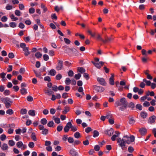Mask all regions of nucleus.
Here are the masks:
<instances>
[{
  "label": "nucleus",
  "instance_id": "nucleus-1",
  "mask_svg": "<svg viewBox=\"0 0 156 156\" xmlns=\"http://www.w3.org/2000/svg\"><path fill=\"white\" fill-rule=\"evenodd\" d=\"M20 46L23 49V51L24 52V54L25 56H27L30 54L28 48L26 46V44L24 43H21L20 44Z\"/></svg>",
  "mask_w": 156,
  "mask_h": 156
},
{
  "label": "nucleus",
  "instance_id": "nucleus-2",
  "mask_svg": "<svg viewBox=\"0 0 156 156\" xmlns=\"http://www.w3.org/2000/svg\"><path fill=\"white\" fill-rule=\"evenodd\" d=\"M115 106L116 107H118L119 106H121V105H127V102L125 98H121L120 101H117L115 103Z\"/></svg>",
  "mask_w": 156,
  "mask_h": 156
},
{
  "label": "nucleus",
  "instance_id": "nucleus-3",
  "mask_svg": "<svg viewBox=\"0 0 156 156\" xmlns=\"http://www.w3.org/2000/svg\"><path fill=\"white\" fill-rule=\"evenodd\" d=\"M117 143H119V146L122 147V150L124 149V147L125 146L126 142L123 138V139H121L120 138H119L117 139Z\"/></svg>",
  "mask_w": 156,
  "mask_h": 156
},
{
  "label": "nucleus",
  "instance_id": "nucleus-4",
  "mask_svg": "<svg viewBox=\"0 0 156 156\" xmlns=\"http://www.w3.org/2000/svg\"><path fill=\"white\" fill-rule=\"evenodd\" d=\"M17 147L19 148H21L22 150H24L27 148V146L26 144H23L22 141H19L16 143Z\"/></svg>",
  "mask_w": 156,
  "mask_h": 156
},
{
  "label": "nucleus",
  "instance_id": "nucleus-5",
  "mask_svg": "<svg viewBox=\"0 0 156 156\" xmlns=\"http://www.w3.org/2000/svg\"><path fill=\"white\" fill-rule=\"evenodd\" d=\"M39 129L42 131V133L43 135H46L48 133V130L46 128H44V126L40 125L38 126Z\"/></svg>",
  "mask_w": 156,
  "mask_h": 156
},
{
  "label": "nucleus",
  "instance_id": "nucleus-6",
  "mask_svg": "<svg viewBox=\"0 0 156 156\" xmlns=\"http://www.w3.org/2000/svg\"><path fill=\"white\" fill-rule=\"evenodd\" d=\"M93 89L98 92H103L105 90L104 88L101 87L94 85L93 86Z\"/></svg>",
  "mask_w": 156,
  "mask_h": 156
},
{
  "label": "nucleus",
  "instance_id": "nucleus-7",
  "mask_svg": "<svg viewBox=\"0 0 156 156\" xmlns=\"http://www.w3.org/2000/svg\"><path fill=\"white\" fill-rule=\"evenodd\" d=\"M92 62L94 66L98 69H100L104 64V62L102 61L98 62H94L92 61Z\"/></svg>",
  "mask_w": 156,
  "mask_h": 156
},
{
  "label": "nucleus",
  "instance_id": "nucleus-8",
  "mask_svg": "<svg viewBox=\"0 0 156 156\" xmlns=\"http://www.w3.org/2000/svg\"><path fill=\"white\" fill-rule=\"evenodd\" d=\"M156 119V116L154 115H153L150 117L148 119V123L151 124L154 123Z\"/></svg>",
  "mask_w": 156,
  "mask_h": 156
},
{
  "label": "nucleus",
  "instance_id": "nucleus-9",
  "mask_svg": "<svg viewBox=\"0 0 156 156\" xmlns=\"http://www.w3.org/2000/svg\"><path fill=\"white\" fill-rule=\"evenodd\" d=\"M114 130L111 128L109 129H107L105 131V133L109 136H111L113 134Z\"/></svg>",
  "mask_w": 156,
  "mask_h": 156
},
{
  "label": "nucleus",
  "instance_id": "nucleus-10",
  "mask_svg": "<svg viewBox=\"0 0 156 156\" xmlns=\"http://www.w3.org/2000/svg\"><path fill=\"white\" fill-rule=\"evenodd\" d=\"M1 100L4 104L8 102H12L10 99L8 97L2 98H1Z\"/></svg>",
  "mask_w": 156,
  "mask_h": 156
},
{
  "label": "nucleus",
  "instance_id": "nucleus-11",
  "mask_svg": "<svg viewBox=\"0 0 156 156\" xmlns=\"http://www.w3.org/2000/svg\"><path fill=\"white\" fill-rule=\"evenodd\" d=\"M71 123L70 122H68L67 124H66V126L64 128V131L66 133L68 132L69 130V129L70 128V127H71Z\"/></svg>",
  "mask_w": 156,
  "mask_h": 156
},
{
  "label": "nucleus",
  "instance_id": "nucleus-12",
  "mask_svg": "<svg viewBox=\"0 0 156 156\" xmlns=\"http://www.w3.org/2000/svg\"><path fill=\"white\" fill-rule=\"evenodd\" d=\"M63 67V61L58 60V66L56 67V69L58 70H61Z\"/></svg>",
  "mask_w": 156,
  "mask_h": 156
},
{
  "label": "nucleus",
  "instance_id": "nucleus-13",
  "mask_svg": "<svg viewBox=\"0 0 156 156\" xmlns=\"http://www.w3.org/2000/svg\"><path fill=\"white\" fill-rule=\"evenodd\" d=\"M98 81L99 83L101 85H105L106 83L105 82V80L104 78H97Z\"/></svg>",
  "mask_w": 156,
  "mask_h": 156
},
{
  "label": "nucleus",
  "instance_id": "nucleus-14",
  "mask_svg": "<svg viewBox=\"0 0 156 156\" xmlns=\"http://www.w3.org/2000/svg\"><path fill=\"white\" fill-rule=\"evenodd\" d=\"M147 131L146 129L144 128H142L139 130V132L142 135H144L146 133Z\"/></svg>",
  "mask_w": 156,
  "mask_h": 156
},
{
  "label": "nucleus",
  "instance_id": "nucleus-15",
  "mask_svg": "<svg viewBox=\"0 0 156 156\" xmlns=\"http://www.w3.org/2000/svg\"><path fill=\"white\" fill-rule=\"evenodd\" d=\"M115 134L114 135L111 137V139L112 141H114L116 139V138L119 136V135L120 133L117 131H116L115 132Z\"/></svg>",
  "mask_w": 156,
  "mask_h": 156
},
{
  "label": "nucleus",
  "instance_id": "nucleus-16",
  "mask_svg": "<svg viewBox=\"0 0 156 156\" xmlns=\"http://www.w3.org/2000/svg\"><path fill=\"white\" fill-rule=\"evenodd\" d=\"M135 120L134 117L132 116L129 119V123L132 125H133L135 122Z\"/></svg>",
  "mask_w": 156,
  "mask_h": 156
},
{
  "label": "nucleus",
  "instance_id": "nucleus-17",
  "mask_svg": "<svg viewBox=\"0 0 156 156\" xmlns=\"http://www.w3.org/2000/svg\"><path fill=\"white\" fill-rule=\"evenodd\" d=\"M109 83L111 85H114V75L112 74V76L109 79Z\"/></svg>",
  "mask_w": 156,
  "mask_h": 156
},
{
  "label": "nucleus",
  "instance_id": "nucleus-18",
  "mask_svg": "<svg viewBox=\"0 0 156 156\" xmlns=\"http://www.w3.org/2000/svg\"><path fill=\"white\" fill-rule=\"evenodd\" d=\"M69 153L73 156H76L78 154L77 152L73 149H72L70 150Z\"/></svg>",
  "mask_w": 156,
  "mask_h": 156
},
{
  "label": "nucleus",
  "instance_id": "nucleus-19",
  "mask_svg": "<svg viewBox=\"0 0 156 156\" xmlns=\"http://www.w3.org/2000/svg\"><path fill=\"white\" fill-rule=\"evenodd\" d=\"M45 94H47L48 95L50 96L52 95L54 92L52 91L50 89H48L47 90H44Z\"/></svg>",
  "mask_w": 156,
  "mask_h": 156
},
{
  "label": "nucleus",
  "instance_id": "nucleus-20",
  "mask_svg": "<svg viewBox=\"0 0 156 156\" xmlns=\"http://www.w3.org/2000/svg\"><path fill=\"white\" fill-rule=\"evenodd\" d=\"M123 138L124 139L126 143L128 144H129L131 143L130 138L129 136L127 135L124 136Z\"/></svg>",
  "mask_w": 156,
  "mask_h": 156
},
{
  "label": "nucleus",
  "instance_id": "nucleus-21",
  "mask_svg": "<svg viewBox=\"0 0 156 156\" xmlns=\"http://www.w3.org/2000/svg\"><path fill=\"white\" fill-rule=\"evenodd\" d=\"M140 115L141 117L143 119H145L147 116V113L144 112H142L140 113Z\"/></svg>",
  "mask_w": 156,
  "mask_h": 156
},
{
  "label": "nucleus",
  "instance_id": "nucleus-22",
  "mask_svg": "<svg viewBox=\"0 0 156 156\" xmlns=\"http://www.w3.org/2000/svg\"><path fill=\"white\" fill-rule=\"evenodd\" d=\"M70 108L69 107L66 106L64 108V110L62 111V113L64 114H66L70 110Z\"/></svg>",
  "mask_w": 156,
  "mask_h": 156
},
{
  "label": "nucleus",
  "instance_id": "nucleus-23",
  "mask_svg": "<svg viewBox=\"0 0 156 156\" xmlns=\"http://www.w3.org/2000/svg\"><path fill=\"white\" fill-rule=\"evenodd\" d=\"M28 113L30 116H34L35 115V111L33 110H30L29 111Z\"/></svg>",
  "mask_w": 156,
  "mask_h": 156
},
{
  "label": "nucleus",
  "instance_id": "nucleus-24",
  "mask_svg": "<svg viewBox=\"0 0 156 156\" xmlns=\"http://www.w3.org/2000/svg\"><path fill=\"white\" fill-rule=\"evenodd\" d=\"M127 106L132 110H133L135 108V105L132 102H131L127 105Z\"/></svg>",
  "mask_w": 156,
  "mask_h": 156
},
{
  "label": "nucleus",
  "instance_id": "nucleus-25",
  "mask_svg": "<svg viewBox=\"0 0 156 156\" xmlns=\"http://www.w3.org/2000/svg\"><path fill=\"white\" fill-rule=\"evenodd\" d=\"M120 107L119 108V109L122 111L125 110L127 107V105H121L120 106Z\"/></svg>",
  "mask_w": 156,
  "mask_h": 156
},
{
  "label": "nucleus",
  "instance_id": "nucleus-26",
  "mask_svg": "<svg viewBox=\"0 0 156 156\" xmlns=\"http://www.w3.org/2000/svg\"><path fill=\"white\" fill-rule=\"evenodd\" d=\"M97 39L98 40L101 41H102L103 43H105V40L103 39L101 37V36L99 34H98L97 36Z\"/></svg>",
  "mask_w": 156,
  "mask_h": 156
},
{
  "label": "nucleus",
  "instance_id": "nucleus-27",
  "mask_svg": "<svg viewBox=\"0 0 156 156\" xmlns=\"http://www.w3.org/2000/svg\"><path fill=\"white\" fill-rule=\"evenodd\" d=\"M53 119L54 120L55 123H56L58 124L60 122V119L56 117L55 116H54L53 117Z\"/></svg>",
  "mask_w": 156,
  "mask_h": 156
},
{
  "label": "nucleus",
  "instance_id": "nucleus-28",
  "mask_svg": "<svg viewBox=\"0 0 156 156\" xmlns=\"http://www.w3.org/2000/svg\"><path fill=\"white\" fill-rule=\"evenodd\" d=\"M20 90L21 94L23 95H25L27 93V89L24 88H22Z\"/></svg>",
  "mask_w": 156,
  "mask_h": 156
},
{
  "label": "nucleus",
  "instance_id": "nucleus-29",
  "mask_svg": "<svg viewBox=\"0 0 156 156\" xmlns=\"http://www.w3.org/2000/svg\"><path fill=\"white\" fill-rule=\"evenodd\" d=\"M77 70L81 73H83L85 72V70L82 67L77 68Z\"/></svg>",
  "mask_w": 156,
  "mask_h": 156
},
{
  "label": "nucleus",
  "instance_id": "nucleus-30",
  "mask_svg": "<svg viewBox=\"0 0 156 156\" xmlns=\"http://www.w3.org/2000/svg\"><path fill=\"white\" fill-rule=\"evenodd\" d=\"M3 151H5L8 149V146L7 144L4 143L3 144L1 147Z\"/></svg>",
  "mask_w": 156,
  "mask_h": 156
},
{
  "label": "nucleus",
  "instance_id": "nucleus-31",
  "mask_svg": "<svg viewBox=\"0 0 156 156\" xmlns=\"http://www.w3.org/2000/svg\"><path fill=\"white\" fill-rule=\"evenodd\" d=\"M34 72L37 77H38L40 79H42V77L41 76V74L40 72H37L35 70L34 71Z\"/></svg>",
  "mask_w": 156,
  "mask_h": 156
},
{
  "label": "nucleus",
  "instance_id": "nucleus-32",
  "mask_svg": "<svg viewBox=\"0 0 156 156\" xmlns=\"http://www.w3.org/2000/svg\"><path fill=\"white\" fill-rule=\"evenodd\" d=\"M56 73L55 70L54 69H51L49 72V74L52 76H55Z\"/></svg>",
  "mask_w": 156,
  "mask_h": 156
},
{
  "label": "nucleus",
  "instance_id": "nucleus-33",
  "mask_svg": "<svg viewBox=\"0 0 156 156\" xmlns=\"http://www.w3.org/2000/svg\"><path fill=\"white\" fill-rule=\"evenodd\" d=\"M87 32L92 37H94L96 35V34L95 32H93L90 30H88Z\"/></svg>",
  "mask_w": 156,
  "mask_h": 156
},
{
  "label": "nucleus",
  "instance_id": "nucleus-34",
  "mask_svg": "<svg viewBox=\"0 0 156 156\" xmlns=\"http://www.w3.org/2000/svg\"><path fill=\"white\" fill-rule=\"evenodd\" d=\"M47 122V121L45 118H43L41 120V123L43 125H46Z\"/></svg>",
  "mask_w": 156,
  "mask_h": 156
},
{
  "label": "nucleus",
  "instance_id": "nucleus-35",
  "mask_svg": "<svg viewBox=\"0 0 156 156\" xmlns=\"http://www.w3.org/2000/svg\"><path fill=\"white\" fill-rule=\"evenodd\" d=\"M9 26L12 28H15L16 27L17 24L14 22H11L9 24Z\"/></svg>",
  "mask_w": 156,
  "mask_h": 156
},
{
  "label": "nucleus",
  "instance_id": "nucleus-36",
  "mask_svg": "<svg viewBox=\"0 0 156 156\" xmlns=\"http://www.w3.org/2000/svg\"><path fill=\"white\" fill-rule=\"evenodd\" d=\"M10 17L11 20L12 21H16L18 20V18L15 17L13 14H12L10 15Z\"/></svg>",
  "mask_w": 156,
  "mask_h": 156
},
{
  "label": "nucleus",
  "instance_id": "nucleus-37",
  "mask_svg": "<svg viewBox=\"0 0 156 156\" xmlns=\"http://www.w3.org/2000/svg\"><path fill=\"white\" fill-rule=\"evenodd\" d=\"M70 128L71 130L73 132H75L77 130V126H72V124Z\"/></svg>",
  "mask_w": 156,
  "mask_h": 156
},
{
  "label": "nucleus",
  "instance_id": "nucleus-38",
  "mask_svg": "<svg viewBox=\"0 0 156 156\" xmlns=\"http://www.w3.org/2000/svg\"><path fill=\"white\" fill-rule=\"evenodd\" d=\"M143 80L144 82H145L146 83V85L147 86H150L151 84L150 81L147 80L145 79H143Z\"/></svg>",
  "mask_w": 156,
  "mask_h": 156
},
{
  "label": "nucleus",
  "instance_id": "nucleus-39",
  "mask_svg": "<svg viewBox=\"0 0 156 156\" xmlns=\"http://www.w3.org/2000/svg\"><path fill=\"white\" fill-rule=\"evenodd\" d=\"M136 109L141 111L142 109V106L140 104H137L136 106Z\"/></svg>",
  "mask_w": 156,
  "mask_h": 156
},
{
  "label": "nucleus",
  "instance_id": "nucleus-40",
  "mask_svg": "<svg viewBox=\"0 0 156 156\" xmlns=\"http://www.w3.org/2000/svg\"><path fill=\"white\" fill-rule=\"evenodd\" d=\"M74 136L76 138H79L80 137V134L79 132H76L74 133Z\"/></svg>",
  "mask_w": 156,
  "mask_h": 156
},
{
  "label": "nucleus",
  "instance_id": "nucleus-41",
  "mask_svg": "<svg viewBox=\"0 0 156 156\" xmlns=\"http://www.w3.org/2000/svg\"><path fill=\"white\" fill-rule=\"evenodd\" d=\"M15 13L17 16H20L22 14V13L18 10H16L15 12Z\"/></svg>",
  "mask_w": 156,
  "mask_h": 156
},
{
  "label": "nucleus",
  "instance_id": "nucleus-42",
  "mask_svg": "<svg viewBox=\"0 0 156 156\" xmlns=\"http://www.w3.org/2000/svg\"><path fill=\"white\" fill-rule=\"evenodd\" d=\"M8 144H9V145L10 146H13L15 144V142L13 141V140H10L9 141Z\"/></svg>",
  "mask_w": 156,
  "mask_h": 156
},
{
  "label": "nucleus",
  "instance_id": "nucleus-43",
  "mask_svg": "<svg viewBox=\"0 0 156 156\" xmlns=\"http://www.w3.org/2000/svg\"><path fill=\"white\" fill-rule=\"evenodd\" d=\"M6 113L9 115H11L13 113V110L11 109H9L6 111Z\"/></svg>",
  "mask_w": 156,
  "mask_h": 156
},
{
  "label": "nucleus",
  "instance_id": "nucleus-44",
  "mask_svg": "<svg viewBox=\"0 0 156 156\" xmlns=\"http://www.w3.org/2000/svg\"><path fill=\"white\" fill-rule=\"evenodd\" d=\"M54 124V123L53 121H51L49 122L47 124V126H48L50 127H52L53 125Z\"/></svg>",
  "mask_w": 156,
  "mask_h": 156
},
{
  "label": "nucleus",
  "instance_id": "nucleus-45",
  "mask_svg": "<svg viewBox=\"0 0 156 156\" xmlns=\"http://www.w3.org/2000/svg\"><path fill=\"white\" fill-rule=\"evenodd\" d=\"M10 94V91L9 90H5L3 92V94L5 96L9 95Z\"/></svg>",
  "mask_w": 156,
  "mask_h": 156
},
{
  "label": "nucleus",
  "instance_id": "nucleus-46",
  "mask_svg": "<svg viewBox=\"0 0 156 156\" xmlns=\"http://www.w3.org/2000/svg\"><path fill=\"white\" fill-rule=\"evenodd\" d=\"M31 138L33 140L35 141H36L37 140L35 133H32Z\"/></svg>",
  "mask_w": 156,
  "mask_h": 156
},
{
  "label": "nucleus",
  "instance_id": "nucleus-47",
  "mask_svg": "<svg viewBox=\"0 0 156 156\" xmlns=\"http://www.w3.org/2000/svg\"><path fill=\"white\" fill-rule=\"evenodd\" d=\"M68 141L69 143H72L74 142V140L73 137H69L68 138Z\"/></svg>",
  "mask_w": 156,
  "mask_h": 156
},
{
  "label": "nucleus",
  "instance_id": "nucleus-48",
  "mask_svg": "<svg viewBox=\"0 0 156 156\" xmlns=\"http://www.w3.org/2000/svg\"><path fill=\"white\" fill-rule=\"evenodd\" d=\"M42 55V54L39 52H37L35 54V56L37 58H40Z\"/></svg>",
  "mask_w": 156,
  "mask_h": 156
},
{
  "label": "nucleus",
  "instance_id": "nucleus-49",
  "mask_svg": "<svg viewBox=\"0 0 156 156\" xmlns=\"http://www.w3.org/2000/svg\"><path fill=\"white\" fill-rule=\"evenodd\" d=\"M81 75L80 74L78 73L75 75L74 78L76 80H78L80 79V78L81 77Z\"/></svg>",
  "mask_w": 156,
  "mask_h": 156
},
{
  "label": "nucleus",
  "instance_id": "nucleus-50",
  "mask_svg": "<svg viewBox=\"0 0 156 156\" xmlns=\"http://www.w3.org/2000/svg\"><path fill=\"white\" fill-rule=\"evenodd\" d=\"M28 146L30 148H33L34 146V144L32 142H30L28 144Z\"/></svg>",
  "mask_w": 156,
  "mask_h": 156
},
{
  "label": "nucleus",
  "instance_id": "nucleus-51",
  "mask_svg": "<svg viewBox=\"0 0 156 156\" xmlns=\"http://www.w3.org/2000/svg\"><path fill=\"white\" fill-rule=\"evenodd\" d=\"M71 81V80L69 78H66L65 81L66 84L67 85L69 84Z\"/></svg>",
  "mask_w": 156,
  "mask_h": 156
},
{
  "label": "nucleus",
  "instance_id": "nucleus-52",
  "mask_svg": "<svg viewBox=\"0 0 156 156\" xmlns=\"http://www.w3.org/2000/svg\"><path fill=\"white\" fill-rule=\"evenodd\" d=\"M27 113V110L26 109H22L20 110V113L22 114H25Z\"/></svg>",
  "mask_w": 156,
  "mask_h": 156
},
{
  "label": "nucleus",
  "instance_id": "nucleus-53",
  "mask_svg": "<svg viewBox=\"0 0 156 156\" xmlns=\"http://www.w3.org/2000/svg\"><path fill=\"white\" fill-rule=\"evenodd\" d=\"M99 135V132L97 130H95L94 131V134L93 136L95 137L98 136Z\"/></svg>",
  "mask_w": 156,
  "mask_h": 156
},
{
  "label": "nucleus",
  "instance_id": "nucleus-54",
  "mask_svg": "<svg viewBox=\"0 0 156 156\" xmlns=\"http://www.w3.org/2000/svg\"><path fill=\"white\" fill-rule=\"evenodd\" d=\"M0 138L2 141H4L6 138V136L5 134H2L1 135Z\"/></svg>",
  "mask_w": 156,
  "mask_h": 156
},
{
  "label": "nucleus",
  "instance_id": "nucleus-55",
  "mask_svg": "<svg viewBox=\"0 0 156 156\" xmlns=\"http://www.w3.org/2000/svg\"><path fill=\"white\" fill-rule=\"evenodd\" d=\"M62 78V76L60 73H58L56 76V79L58 80H60Z\"/></svg>",
  "mask_w": 156,
  "mask_h": 156
},
{
  "label": "nucleus",
  "instance_id": "nucleus-56",
  "mask_svg": "<svg viewBox=\"0 0 156 156\" xmlns=\"http://www.w3.org/2000/svg\"><path fill=\"white\" fill-rule=\"evenodd\" d=\"M64 41L67 44H69L70 43V41L69 39L68 38H65L64 39Z\"/></svg>",
  "mask_w": 156,
  "mask_h": 156
},
{
  "label": "nucleus",
  "instance_id": "nucleus-57",
  "mask_svg": "<svg viewBox=\"0 0 156 156\" xmlns=\"http://www.w3.org/2000/svg\"><path fill=\"white\" fill-rule=\"evenodd\" d=\"M51 144V142L49 141L46 140L45 142V145L47 147L50 146Z\"/></svg>",
  "mask_w": 156,
  "mask_h": 156
},
{
  "label": "nucleus",
  "instance_id": "nucleus-58",
  "mask_svg": "<svg viewBox=\"0 0 156 156\" xmlns=\"http://www.w3.org/2000/svg\"><path fill=\"white\" fill-rule=\"evenodd\" d=\"M43 57L44 60L46 61L48 60L49 58L48 56L46 54L44 55L43 56Z\"/></svg>",
  "mask_w": 156,
  "mask_h": 156
},
{
  "label": "nucleus",
  "instance_id": "nucleus-59",
  "mask_svg": "<svg viewBox=\"0 0 156 156\" xmlns=\"http://www.w3.org/2000/svg\"><path fill=\"white\" fill-rule=\"evenodd\" d=\"M8 57L10 58H12L14 57V55L13 53L10 52L9 54Z\"/></svg>",
  "mask_w": 156,
  "mask_h": 156
},
{
  "label": "nucleus",
  "instance_id": "nucleus-60",
  "mask_svg": "<svg viewBox=\"0 0 156 156\" xmlns=\"http://www.w3.org/2000/svg\"><path fill=\"white\" fill-rule=\"evenodd\" d=\"M58 88L55 85H54L52 86V89L53 90L55 91H57L58 90Z\"/></svg>",
  "mask_w": 156,
  "mask_h": 156
},
{
  "label": "nucleus",
  "instance_id": "nucleus-61",
  "mask_svg": "<svg viewBox=\"0 0 156 156\" xmlns=\"http://www.w3.org/2000/svg\"><path fill=\"white\" fill-rule=\"evenodd\" d=\"M27 99L29 101H32L33 100V97L30 96H28L27 98Z\"/></svg>",
  "mask_w": 156,
  "mask_h": 156
},
{
  "label": "nucleus",
  "instance_id": "nucleus-62",
  "mask_svg": "<svg viewBox=\"0 0 156 156\" xmlns=\"http://www.w3.org/2000/svg\"><path fill=\"white\" fill-rule=\"evenodd\" d=\"M19 9L21 10H23L24 9V6L23 4H20L19 5Z\"/></svg>",
  "mask_w": 156,
  "mask_h": 156
},
{
  "label": "nucleus",
  "instance_id": "nucleus-63",
  "mask_svg": "<svg viewBox=\"0 0 156 156\" xmlns=\"http://www.w3.org/2000/svg\"><path fill=\"white\" fill-rule=\"evenodd\" d=\"M143 105L144 107H148L150 106V104L149 102L145 101L143 103Z\"/></svg>",
  "mask_w": 156,
  "mask_h": 156
},
{
  "label": "nucleus",
  "instance_id": "nucleus-64",
  "mask_svg": "<svg viewBox=\"0 0 156 156\" xmlns=\"http://www.w3.org/2000/svg\"><path fill=\"white\" fill-rule=\"evenodd\" d=\"M8 18L6 16H3L1 18V21L3 22H5L7 20Z\"/></svg>",
  "mask_w": 156,
  "mask_h": 156
}]
</instances>
